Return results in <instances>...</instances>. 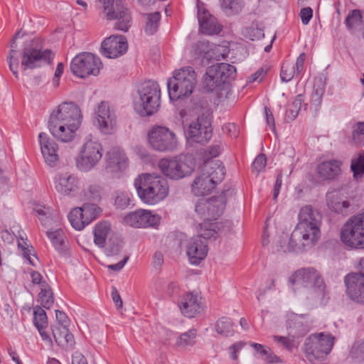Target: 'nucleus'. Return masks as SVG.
<instances>
[{"label": "nucleus", "instance_id": "nucleus-1", "mask_svg": "<svg viewBox=\"0 0 364 364\" xmlns=\"http://www.w3.org/2000/svg\"><path fill=\"white\" fill-rule=\"evenodd\" d=\"M82 119L80 107L74 102H63L50 114L48 127L51 134L62 142L72 141Z\"/></svg>", "mask_w": 364, "mask_h": 364}, {"label": "nucleus", "instance_id": "nucleus-2", "mask_svg": "<svg viewBox=\"0 0 364 364\" xmlns=\"http://www.w3.org/2000/svg\"><path fill=\"white\" fill-rule=\"evenodd\" d=\"M134 186L140 199L147 204H156L163 200L168 193V183L159 175H140L134 180Z\"/></svg>", "mask_w": 364, "mask_h": 364}, {"label": "nucleus", "instance_id": "nucleus-3", "mask_svg": "<svg viewBox=\"0 0 364 364\" xmlns=\"http://www.w3.org/2000/svg\"><path fill=\"white\" fill-rule=\"evenodd\" d=\"M321 218L320 213L314 210L311 206L301 208L299 214V223L292 232V239L299 240L303 237V245L314 246L320 237Z\"/></svg>", "mask_w": 364, "mask_h": 364}, {"label": "nucleus", "instance_id": "nucleus-4", "mask_svg": "<svg viewBox=\"0 0 364 364\" xmlns=\"http://www.w3.org/2000/svg\"><path fill=\"white\" fill-rule=\"evenodd\" d=\"M197 75L193 68H182L173 73L167 81L170 100L176 101L191 95L196 85Z\"/></svg>", "mask_w": 364, "mask_h": 364}, {"label": "nucleus", "instance_id": "nucleus-5", "mask_svg": "<svg viewBox=\"0 0 364 364\" xmlns=\"http://www.w3.org/2000/svg\"><path fill=\"white\" fill-rule=\"evenodd\" d=\"M134 99V108L141 115L150 116L156 113L161 101V90L159 84L154 80L142 82Z\"/></svg>", "mask_w": 364, "mask_h": 364}, {"label": "nucleus", "instance_id": "nucleus-6", "mask_svg": "<svg viewBox=\"0 0 364 364\" xmlns=\"http://www.w3.org/2000/svg\"><path fill=\"white\" fill-rule=\"evenodd\" d=\"M206 224L200 225L198 235L191 237L186 244V255L192 264L197 265L207 256L208 252V240L216 238L218 231L216 225H212L210 228H205Z\"/></svg>", "mask_w": 364, "mask_h": 364}, {"label": "nucleus", "instance_id": "nucleus-7", "mask_svg": "<svg viewBox=\"0 0 364 364\" xmlns=\"http://www.w3.org/2000/svg\"><path fill=\"white\" fill-rule=\"evenodd\" d=\"M235 75L236 68L230 64L221 63L209 66L203 77V89L208 92H218Z\"/></svg>", "mask_w": 364, "mask_h": 364}, {"label": "nucleus", "instance_id": "nucleus-8", "mask_svg": "<svg viewBox=\"0 0 364 364\" xmlns=\"http://www.w3.org/2000/svg\"><path fill=\"white\" fill-rule=\"evenodd\" d=\"M341 239L350 247L364 248V209L345 223L341 229Z\"/></svg>", "mask_w": 364, "mask_h": 364}, {"label": "nucleus", "instance_id": "nucleus-9", "mask_svg": "<svg viewBox=\"0 0 364 364\" xmlns=\"http://www.w3.org/2000/svg\"><path fill=\"white\" fill-rule=\"evenodd\" d=\"M158 166L166 177L178 180L193 171L194 162L191 156H178L171 159H161L159 161Z\"/></svg>", "mask_w": 364, "mask_h": 364}, {"label": "nucleus", "instance_id": "nucleus-10", "mask_svg": "<svg viewBox=\"0 0 364 364\" xmlns=\"http://www.w3.org/2000/svg\"><path fill=\"white\" fill-rule=\"evenodd\" d=\"M334 343V337L323 333L309 336L305 341L304 351L307 359L314 360L324 358L331 350Z\"/></svg>", "mask_w": 364, "mask_h": 364}, {"label": "nucleus", "instance_id": "nucleus-11", "mask_svg": "<svg viewBox=\"0 0 364 364\" xmlns=\"http://www.w3.org/2000/svg\"><path fill=\"white\" fill-rule=\"evenodd\" d=\"M108 20L116 19L115 28L127 32L131 26V16L122 0H98Z\"/></svg>", "mask_w": 364, "mask_h": 364}, {"label": "nucleus", "instance_id": "nucleus-12", "mask_svg": "<svg viewBox=\"0 0 364 364\" xmlns=\"http://www.w3.org/2000/svg\"><path fill=\"white\" fill-rule=\"evenodd\" d=\"M102 67L100 59L91 53H82L77 55L71 61L72 73L81 78L90 75H97Z\"/></svg>", "mask_w": 364, "mask_h": 364}, {"label": "nucleus", "instance_id": "nucleus-13", "mask_svg": "<svg viewBox=\"0 0 364 364\" xmlns=\"http://www.w3.org/2000/svg\"><path fill=\"white\" fill-rule=\"evenodd\" d=\"M53 58L52 52L46 49L42 50L34 46V41L26 43L22 51L21 65L23 71L41 67L43 63H50Z\"/></svg>", "mask_w": 364, "mask_h": 364}, {"label": "nucleus", "instance_id": "nucleus-14", "mask_svg": "<svg viewBox=\"0 0 364 364\" xmlns=\"http://www.w3.org/2000/svg\"><path fill=\"white\" fill-rule=\"evenodd\" d=\"M289 282L296 287L314 288L321 295L324 294L323 279L319 272L313 267L297 270L290 277Z\"/></svg>", "mask_w": 364, "mask_h": 364}, {"label": "nucleus", "instance_id": "nucleus-15", "mask_svg": "<svg viewBox=\"0 0 364 364\" xmlns=\"http://www.w3.org/2000/svg\"><path fill=\"white\" fill-rule=\"evenodd\" d=\"M102 157L101 144L90 139L83 144L80 155L76 158V166L81 171H89L98 164Z\"/></svg>", "mask_w": 364, "mask_h": 364}, {"label": "nucleus", "instance_id": "nucleus-16", "mask_svg": "<svg viewBox=\"0 0 364 364\" xmlns=\"http://www.w3.org/2000/svg\"><path fill=\"white\" fill-rule=\"evenodd\" d=\"M211 120L208 114H202L196 121L191 122L186 135L188 141L200 144H207L212 137Z\"/></svg>", "mask_w": 364, "mask_h": 364}, {"label": "nucleus", "instance_id": "nucleus-17", "mask_svg": "<svg viewBox=\"0 0 364 364\" xmlns=\"http://www.w3.org/2000/svg\"><path fill=\"white\" fill-rule=\"evenodd\" d=\"M148 139L151 146L159 151H172L177 146L175 134L166 127H152L149 132Z\"/></svg>", "mask_w": 364, "mask_h": 364}, {"label": "nucleus", "instance_id": "nucleus-18", "mask_svg": "<svg viewBox=\"0 0 364 364\" xmlns=\"http://www.w3.org/2000/svg\"><path fill=\"white\" fill-rule=\"evenodd\" d=\"M359 272L348 274L344 278L347 296L353 301L364 304V257L359 262Z\"/></svg>", "mask_w": 364, "mask_h": 364}, {"label": "nucleus", "instance_id": "nucleus-19", "mask_svg": "<svg viewBox=\"0 0 364 364\" xmlns=\"http://www.w3.org/2000/svg\"><path fill=\"white\" fill-rule=\"evenodd\" d=\"M100 213V208L96 204L85 203L81 208H73L68 218L71 225L80 230L95 220Z\"/></svg>", "mask_w": 364, "mask_h": 364}, {"label": "nucleus", "instance_id": "nucleus-20", "mask_svg": "<svg viewBox=\"0 0 364 364\" xmlns=\"http://www.w3.org/2000/svg\"><path fill=\"white\" fill-rule=\"evenodd\" d=\"M328 208L335 213L346 216L354 212L357 205L352 198L348 197L341 191H333L326 194Z\"/></svg>", "mask_w": 364, "mask_h": 364}, {"label": "nucleus", "instance_id": "nucleus-21", "mask_svg": "<svg viewBox=\"0 0 364 364\" xmlns=\"http://www.w3.org/2000/svg\"><path fill=\"white\" fill-rule=\"evenodd\" d=\"M97 126L104 134H109L116 125L117 117L114 110L108 102H101L95 111Z\"/></svg>", "mask_w": 364, "mask_h": 364}, {"label": "nucleus", "instance_id": "nucleus-22", "mask_svg": "<svg viewBox=\"0 0 364 364\" xmlns=\"http://www.w3.org/2000/svg\"><path fill=\"white\" fill-rule=\"evenodd\" d=\"M161 218L152 214L151 211L139 209L129 213L124 218V222L132 227H156L160 223Z\"/></svg>", "mask_w": 364, "mask_h": 364}, {"label": "nucleus", "instance_id": "nucleus-23", "mask_svg": "<svg viewBox=\"0 0 364 364\" xmlns=\"http://www.w3.org/2000/svg\"><path fill=\"white\" fill-rule=\"evenodd\" d=\"M128 49V43L124 36H111L103 41L101 45L102 54L108 58L122 55Z\"/></svg>", "mask_w": 364, "mask_h": 364}, {"label": "nucleus", "instance_id": "nucleus-24", "mask_svg": "<svg viewBox=\"0 0 364 364\" xmlns=\"http://www.w3.org/2000/svg\"><path fill=\"white\" fill-rule=\"evenodd\" d=\"M178 306L185 316L193 318L203 311L202 298L197 293H186L178 301Z\"/></svg>", "mask_w": 364, "mask_h": 364}, {"label": "nucleus", "instance_id": "nucleus-25", "mask_svg": "<svg viewBox=\"0 0 364 364\" xmlns=\"http://www.w3.org/2000/svg\"><path fill=\"white\" fill-rule=\"evenodd\" d=\"M38 138L45 162L50 167L55 166L59 159L57 144L44 132H41Z\"/></svg>", "mask_w": 364, "mask_h": 364}, {"label": "nucleus", "instance_id": "nucleus-26", "mask_svg": "<svg viewBox=\"0 0 364 364\" xmlns=\"http://www.w3.org/2000/svg\"><path fill=\"white\" fill-rule=\"evenodd\" d=\"M292 238V233L290 237L287 234L282 233L277 242V250L284 253L290 252H301L312 247L309 246V245H303V237L299 240H293Z\"/></svg>", "mask_w": 364, "mask_h": 364}, {"label": "nucleus", "instance_id": "nucleus-27", "mask_svg": "<svg viewBox=\"0 0 364 364\" xmlns=\"http://www.w3.org/2000/svg\"><path fill=\"white\" fill-rule=\"evenodd\" d=\"M55 188L58 193L68 196L77 191V179L68 173L59 174L55 178Z\"/></svg>", "mask_w": 364, "mask_h": 364}, {"label": "nucleus", "instance_id": "nucleus-28", "mask_svg": "<svg viewBox=\"0 0 364 364\" xmlns=\"http://www.w3.org/2000/svg\"><path fill=\"white\" fill-rule=\"evenodd\" d=\"M200 169L203 174L209 176L217 184L221 182L225 175V168L220 160H208L203 163Z\"/></svg>", "mask_w": 364, "mask_h": 364}, {"label": "nucleus", "instance_id": "nucleus-29", "mask_svg": "<svg viewBox=\"0 0 364 364\" xmlns=\"http://www.w3.org/2000/svg\"><path fill=\"white\" fill-rule=\"evenodd\" d=\"M198 18L201 33L206 35L218 34L221 31V26L216 18L207 11L198 12Z\"/></svg>", "mask_w": 364, "mask_h": 364}, {"label": "nucleus", "instance_id": "nucleus-30", "mask_svg": "<svg viewBox=\"0 0 364 364\" xmlns=\"http://www.w3.org/2000/svg\"><path fill=\"white\" fill-rule=\"evenodd\" d=\"M232 192V191L228 189L223 191L219 196L208 199L211 208L208 210L207 223L216 220L223 213L226 204V196Z\"/></svg>", "mask_w": 364, "mask_h": 364}, {"label": "nucleus", "instance_id": "nucleus-31", "mask_svg": "<svg viewBox=\"0 0 364 364\" xmlns=\"http://www.w3.org/2000/svg\"><path fill=\"white\" fill-rule=\"evenodd\" d=\"M217 183L209 176L203 174L200 169L198 176L192 183V192L196 196L209 194L216 186Z\"/></svg>", "mask_w": 364, "mask_h": 364}, {"label": "nucleus", "instance_id": "nucleus-32", "mask_svg": "<svg viewBox=\"0 0 364 364\" xmlns=\"http://www.w3.org/2000/svg\"><path fill=\"white\" fill-rule=\"evenodd\" d=\"M342 162L337 159H331L321 163L317 167V171L321 178L331 180L338 176L341 171Z\"/></svg>", "mask_w": 364, "mask_h": 364}, {"label": "nucleus", "instance_id": "nucleus-33", "mask_svg": "<svg viewBox=\"0 0 364 364\" xmlns=\"http://www.w3.org/2000/svg\"><path fill=\"white\" fill-rule=\"evenodd\" d=\"M345 24L353 34L360 36L364 40V24L359 10L350 11L346 18Z\"/></svg>", "mask_w": 364, "mask_h": 364}, {"label": "nucleus", "instance_id": "nucleus-34", "mask_svg": "<svg viewBox=\"0 0 364 364\" xmlns=\"http://www.w3.org/2000/svg\"><path fill=\"white\" fill-rule=\"evenodd\" d=\"M106 158L108 166L113 171H121L127 166V158L124 151L118 147H114L107 151Z\"/></svg>", "mask_w": 364, "mask_h": 364}, {"label": "nucleus", "instance_id": "nucleus-35", "mask_svg": "<svg viewBox=\"0 0 364 364\" xmlns=\"http://www.w3.org/2000/svg\"><path fill=\"white\" fill-rule=\"evenodd\" d=\"M53 335L58 346L68 348H73L75 345L74 336L69 332L67 326H55L53 328Z\"/></svg>", "mask_w": 364, "mask_h": 364}, {"label": "nucleus", "instance_id": "nucleus-36", "mask_svg": "<svg viewBox=\"0 0 364 364\" xmlns=\"http://www.w3.org/2000/svg\"><path fill=\"white\" fill-rule=\"evenodd\" d=\"M111 231V225L109 222L102 221L98 223L94 228V242L99 247H104L106 239Z\"/></svg>", "mask_w": 364, "mask_h": 364}, {"label": "nucleus", "instance_id": "nucleus-37", "mask_svg": "<svg viewBox=\"0 0 364 364\" xmlns=\"http://www.w3.org/2000/svg\"><path fill=\"white\" fill-rule=\"evenodd\" d=\"M211 208L210 206V203H208V199L205 200L202 199L200 200L196 205L195 207V211L198 215V216L203 220V223H199V230H200V225L206 224L205 228H210L212 225H216V230L218 231V233L222 232L223 230L219 227L218 223H207V218H208V208ZM205 229V228H203Z\"/></svg>", "mask_w": 364, "mask_h": 364}, {"label": "nucleus", "instance_id": "nucleus-38", "mask_svg": "<svg viewBox=\"0 0 364 364\" xmlns=\"http://www.w3.org/2000/svg\"><path fill=\"white\" fill-rule=\"evenodd\" d=\"M287 328L290 336L293 337L294 340L304 336L307 332L306 326L301 322L296 321V316L293 314L287 321Z\"/></svg>", "mask_w": 364, "mask_h": 364}, {"label": "nucleus", "instance_id": "nucleus-39", "mask_svg": "<svg viewBox=\"0 0 364 364\" xmlns=\"http://www.w3.org/2000/svg\"><path fill=\"white\" fill-rule=\"evenodd\" d=\"M350 170L353 177L360 178L364 175V151L362 150L351 159Z\"/></svg>", "mask_w": 364, "mask_h": 364}, {"label": "nucleus", "instance_id": "nucleus-40", "mask_svg": "<svg viewBox=\"0 0 364 364\" xmlns=\"http://www.w3.org/2000/svg\"><path fill=\"white\" fill-rule=\"evenodd\" d=\"M15 38H12L11 42V50H9V55L7 56V62L9 64V67L10 70L12 72L13 75L15 76L16 79L18 78V68L19 66L18 58L16 56V43Z\"/></svg>", "mask_w": 364, "mask_h": 364}, {"label": "nucleus", "instance_id": "nucleus-41", "mask_svg": "<svg viewBox=\"0 0 364 364\" xmlns=\"http://www.w3.org/2000/svg\"><path fill=\"white\" fill-rule=\"evenodd\" d=\"M144 16L146 17L145 32L148 35H153L158 30L161 14L159 12H154Z\"/></svg>", "mask_w": 364, "mask_h": 364}, {"label": "nucleus", "instance_id": "nucleus-42", "mask_svg": "<svg viewBox=\"0 0 364 364\" xmlns=\"http://www.w3.org/2000/svg\"><path fill=\"white\" fill-rule=\"evenodd\" d=\"M46 234L58 251L61 252L64 250L65 236L60 228L55 230H48Z\"/></svg>", "mask_w": 364, "mask_h": 364}, {"label": "nucleus", "instance_id": "nucleus-43", "mask_svg": "<svg viewBox=\"0 0 364 364\" xmlns=\"http://www.w3.org/2000/svg\"><path fill=\"white\" fill-rule=\"evenodd\" d=\"M242 34L251 41L259 40L264 36L263 30L257 22H252L249 26L244 28Z\"/></svg>", "mask_w": 364, "mask_h": 364}, {"label": "nucleus", "instance_id": "nucleus-44", "mask_svg": "<svg viewBox=\"0 0 364 364\" xmlns=\"http://www.w3.org/2000/svg\"><path fill=\"white\" fill-rule=\"evenodd\" d=\"M233 323L228 317H222L215 323V329L218 333L229 336L233 334Z\"/></svg>", "mask_w": 364, "mask_h": 364}, {"label": "nucleus", "instance_id": "nucleus-45", "mask_svg": "<svg viewBox=\"0 0 364 364\" xmlns=\"http://www.w3.org/2000/svg\"><path fill=\"white\" fill-rule=\"evenodd\" d=\"M222 9L227 15L240 13L243 7L242 0H223Z\"/></svg>", "mask_w": 364, "mask_h": 364}, {"label": "nucleus", "instance_id": "nucleus-46", "mask_svg": "<svg viewBox=\"0 0 364 364\" xmlns=\"http://www.w3.org/2000/svg\"><path fill=\"white\" fill-rule=\"evenodd\" d=\"M33 314V323L38 331H41V328H46L48 319L46 311L41 306H37Z\"/></svg>", "mask_w": 364, "mask_h": 364}, {"label": "nucleus", "instance_id": "nucleus-47", "mask_svg": "<svg viewBox=\"0 0 364 364\" xmlns=\"http://www.w3.org/2000/svg\"><path fill=\"white\" fill-rule=\"evenodd\" d=\"M41 291L38 294L39 301L43 308L49 309L54 303L53 292L50 289L43 288L46 287L45 284H41Z\"/></svg>", "mask_w": 364, "mask_h": 364}, {"label": "nucleus", "instance_id": "nucleus-48", "mask_svg": "<svg viewBox=\"0 0 364 364\" xmlns=\"http://www.w3.org/2000/svg\"><path fill=\"white\" fill-rule=\"evenodd\" d=\"M196 336V330L191 329L188 331L182 333L176 345L181 348H186L189 346H193L195 343V338Z\"/></svg>", "mask_w": 364, "mask_h": 364}, {"label": "nucleus", "instance_id": "nucleus-49", "mask_svg": "<svg viewBox=\"0 0 364 364\" xmlns=\"http://www.w3.org/2000/svg\"><path fill=\"white\" fill-rule=\"evenodd\" d=\"M350 356L358 362L364 360V340H358L353 343L350 350Z\"/></svg>", "mask_w": 364, "mask_h": 364}, {"label": "nucleus", "instance_id": "nucleus-50", "mask_svg": "<svg viewBox=\"0 0 364 364\" xmlns=\"http://www.w3.org/2000/svg\"><path fill=\"white\" fill-rule=\"evenodd\" d=\"M352 139L356 144L364 146V122H357L353 126Z\"/></svg>", "mask_w": 364, "mask_h": 364}, {"label": "nucleus", "instance_id": "nucleus-51", "mask_svg": "<svg viewBox=\"0 0 364 364\" xmlns=\"http://www.w3.org/2000/svg\"><path fill=\"white\" fill-rule=\"evenodd\" d=\"M102 188L100 185L92 184L85 191V196L87 199L93 202H99L101 200Z\"/></svg>", "mask_w": 364, "mask_h": 364}, {"label": "nucleus", "instance_id": "nucleus-52", "mask_svg": "<svg viewBox=\"0 0 364 364\" xmlns=\"http://www.w3.org/2000/svg\"><path fill=\"white\" fill-rule=\"evenodd\" d=\"M324 91V85L322 82L314 83L311 94V102L314 105L316 106L321 105Z\"/></svg>", "mask_w": 364, "mask_h": 364}, {"label": "nucleus", "instance_id": "nucleus-53", "mask_svg": "<svg viewBox=\"0 0 364 364\" xmlns=\"http://www.w3.org/2000/svg\"><path fill=\"white\" fill-rule=\"evenodd\" d=\"M296 75L295 66L292 63H284L280 73L281 80L283 82L290 81Z\"/></svg>", "mask_w": 364, "mask_h": 364}, {"label": "nucleus", "instance_id": "nucleus-54", "mask_svg": "<svg viewBox=\"0 0 364 364\" xmlns=\"http://www.w3.org/2000/svg\"><path fill=\"white\" fill-rule=\"evenodd\" d=\"M274 341L279 343L285 349L289 351H291L294 348V339L293 337L290 336L289 333H288L287 336H272Z\"/></svg>", "mask_w": 364, "mask_h": 364}, {"label": "nucleus", "instance_id": "nucleus-55", "mask_svg": "<svg viewBox=\"0 0 364 364\" xmlns=\"http://www.w3.org/2000/svg\"><path fill=\"white\" fill-rule=\"evenodd\" d=\"M251 346L255 348V350L259 353L261 355H265L266 356V360L269 362V363H274V362H277L278 358L275 355H271L269 352H270V349L269 348H265L264 346H262V344H259V343H252L251 344Z\"/></svg>", "mask_w": 364, "mask_h": 364}, {"label": "nucleus", "instance_id": "nucleus-56", "mask_svg": "<svg viewBox=\"0 0 364 364\" xmlns=\"http://www.w3.org/2000/svg\"><path fill=\"white\" fill-rule=\"evenodd\" d=\"M266 165L267 158L264 154H260L256 157L252 164V171H255L257 173H259L264 170Z\"/></svg>", "mask_w": 364, "mask_h": 364}, {"label": "nucleus", "instance_id": "nucleus-57", "mask_svg": "<svg viewBox=\"0 0 364 364\" xmlns=\"http://www.w3.org/2000/svg\"><path fill=\"white\" fill-rule=\"evenodd\" d=\"M208 43L205 41H198L192 46V53L195 57H200L208 52Z\"/></svg>", "mask_w": 364, "mask_h": 364}, {"label": "nucleus", "instance_id": "nucleus-58", "mask_svg": "<svg viewBox=\"0 0 364 364\" xmlns=\"http://www.w3.org/2000/svg\"><path fill=\"white\" fill-rule=\"evenodd\" d=\"M300 96L299 95L297 97V99L294 100V102L292 104V106L294 107V109H289L286 112V117L287 119H289L290 121L294 120L299 112V108L301 107V99H299Z\"/></svg>", "mask_w": 364, "mask_h": 364}, {"label": "nucleus", "instance_id": "nucleus-59", "mask_svg": "<svg viewBox=\"0 0 364 364\" xmlns=\"http://www.w3.org/2000/svg\"><path fill=\"white\" fill-rule=\"evenodd\" d=\"M21 240H22V242H18V247L21 248L23 257L28 260L29 263L31 265L34 266L35 263L31 258V250L29 248L26 242L23 238H21Z\"/></svg>", "mask_w": 364, "mask_h": 364}, {"label": "nucleus", "instance_id": "nucleus-60", "mask_svg": "<svg viewBox=\"0 0 364 364\" xmlns=\"http://www.w3.org/2000/svg\"><path fill=\"white\" fill-rule=\"evenodd\" d=\"M313 11L310 7H306L301 10L300 17L304 25H307L312 18Z\"/></svg>", "mask_w": 364, "mask_h": 364}, {"label": "nucleus", "instance_id": "nucleus-61", "mask_svg": "<svg viewBox=\"0 0 364 364\" xmlns=\"http://www.w3.org/2000/svg\"><path fill=\"white\" fill-rule=\"evenodd\" d=\"M129 198L124 194H121L117 196L114 204L117 208L124 209L129 205Z\"/></svg>", "mask_w": 364, "mask_h": 364}, {"label": "nucleus", "instance_id": "nucleus-62", "mask_svg": "<svg viewBox=\"0 0 364 364\" xmlns=\"http://www.w3.org/2000/svg\"><path fill=\"white\" fill-rule=\"evenodd\" d=\"M264 113L266 115L267 124L271 127L273 132L276 133V127L274 123V116L269 108L267 107H264Z\"/></svg>", "mask_w": 364, "mask_h": 364}, {"label": "nucleus", "instance_id": "nucleus-63", "mask_svg": "<svg viewBox=\"0 0 364 364\" xmlns=\"http://www.w3.org/2000/svg\"><path fill=\"white\" fill-rule=\"evenodd\" d=\"M112 299L114 303L115 304V306L117 309H121L123 306V302L122 300V298L117 289L116 287H112Z\"/></svg>", "mask_w": 364, "mask_h": 364}, {"label": "nucleus", "instance_id": "nucleus-64", "mask_svg": "<svg viewBox=\"0 0 364 364\" xmlns=\"http://www.w3.org/2000/svg\"><path fill=\"white\" fill-rule=\"evenodd\" d=\"M55 317L58 321V326H68L69 318L63 311L55 310Z\"/></svg>", "mask_w": 364, "mask_h": 364}]
</instances>
